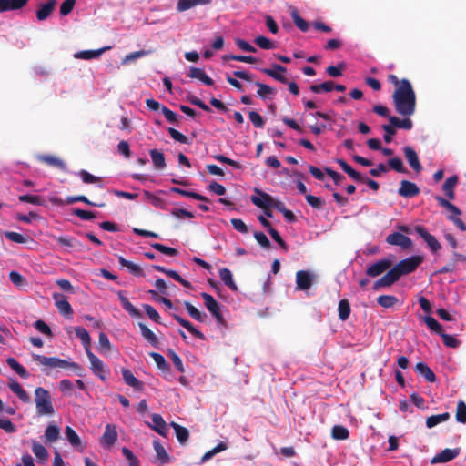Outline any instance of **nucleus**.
<instances>
[{
  "label": "nucleus",
  "mask_w": 466,
  "mask_h": 466,
  "mask_svg": "<svg viewBox=\"0 0 466 466\" xmlns=\"http://www.w3.org/2000/svg\"><path fill=\"white\" fill-rule=\"evenodd\" d=\"M423 258L420 255L411 256L398 262L387 273L377 279L373 284V289L378 290L382 287H390L398 281L401 276L414 272L422 263Z\"/></svg>",
  "instance_id": "1"
},
{
  "label": "nucleus",
  "mask_w": 466,
  "mask_h": 466,
  "mask_svg": "<svg viewBox=\"0 0 466 466\" xmlns=\"http://www.w3.org/2000/svg\"><path fill=\"white\" fill-rule=\"evenodd\" d=\"M392 99L395 110L400 116H410L415 113L416 94L408 79H402V86L395 89Z\"/></svg>",
  "instance_id": "2"
},
{
  "label": "nucleus",
  "mask_w": 466,
  "mask_h": 466,
  "mask_svg": "<svg viewBox=\"0 0 466 466\" xmlns=\"http://www.w3.org/2000/svg\"><path fill=\"white\" fill-rule=\"evenodd\" d=\"M33 360L47 368H61V369H70L76 375L83 377L85 376V369L76 362H71L66 360L59 359L56 357H46L44 355L33 354Z\"/></svg>",
  "instance_id": "3"
},
{
  "label": "nucleus",
  "mask_w": 466,
  "mask_h": 466,
  "mask_svg": "<svg viewBox=\"0 0 466 466\" xmlns=\"http://www.w3.org/2000/svg\"><path fill=\"white\" fill-rule=\"evenodd\" d=\"M35 403L38 416H52L55 414L52 397L47 390L42 387L35 388Z\"/></svg>",
  "instance_id": "4"
},
{
  "label": "nucleus",
  "mask_w": 466,
  "mask_h": 466,
  "mask_svg": "<svg viewBox=\"0 0 466 466\" xmlns=\"http://www.w3.org/2000/svg\"><path fill=\"white\" fill-rule=\"evenodd\" d=\"M201 297L204 299L205 307L215 319L218 326L226 328L227 321L221 313V305L210 294L203 292Z\"/></svg>",
  "instance_id": "5"
},
{
  "label": "nucleus",
  "mask_w": 466,
  "mask_h": 466,
  "mask_svg": "<svg viewBox=\"0 0 466 466\" xmlns=\"http://www.w3.org/2000/svg\"><path fill=\"white\" fill-rule=\"evenodd\" d=\"M86 356L90 361V369L92 372L100 380H106L108 370L105 368L104 362L91 350H87Z\"/></svg>",
  "instance_id": "6"
},
{
  "label": "nucleus",
  "mask_w": 466,
  "mask_h": 466,
  "mask_svg": "<svg viewBox=\"0 0 466 466\" xmlns=\"http://www.w3.org/2000/svg\"><path fill=\"white\" fill-rule=\"evenodd\" d=\"M415 232L426 242L432 253H436L441 248V243L423 226H416Z\"/></svg>",
  "instance_id": "7"
},
{
  "label": "nucleus",
  "mask_w": 466,
  "mask_h": 466,
  "mask_svg": "<svg viewBox=\"0 0 466 466\" xmlns=\"http://www.w3.org/2000/svg\"><path fill=\"white\" fill-rule=\"evenodd\" d=\"M386 242L392 246H399L402 249H409L412 246L411 239L401 232H393L386 237Z\"/></svg>",
  "instance_id": "8"
},
{
  "label": "nucleus",
  "mask_w": 466,
  "mask_h": 466,
  "mask_svg": "<svg viewBox=\"0 0 466 466\" xmlns=\"http://www.w3.org/2000/svg\"><path fill=\"white\" fill-rule=\"evenodd\" d=\"M261 72L282 84L288 83L287 68L281 65L272 64L270 68H262Z\"/></svg>",
  "instance_id": "9"
},
{
  "label": "nucleus",
  "mask_w": 466,
  "mask_h": 466,
  "mask_svg": "<svg viewBox=\"0 0 466 466\" xmlns=\"http://www.w3.org/2000/svg\"><path fill=\"white\" fill-rule=\"evenodd\" d=\"M391 266V260L388 258H383L379 261H376L372 265L367 268L366 274L369 277L376 278L387 270H390Z\"/></svg>",
  "instance_id": "10"
},
{
  "label": "nucleus",
  "mask_w": 466,
  "mask_h": 466,
  "mask_svg": "<svg viewBox=\"0 0 466 466\" xmlns=\"http://www.w3.org/2000/svg\"><path fill=\"white\" fill-rule=\"evenodd\" d=\"M314 276L309 271L299 270L296 273L297 289L306 291L310 289L313 284Z\"/></svg>",
  "instance_id": "11"
},
{
  "label": "nucleus",
  "mask_w": 466,
  "mask_h": 466,
  "mask_svg": "<svg viewBox=\"0 0 466 466\" xmlns=\"http://www.w3.org/2000/svg\"><path fill=\"white\" fill-rule=\"evenodd\" d=\"M398 194L405 198H412L420 194V188L414 182L402 180Z\"/></svg>",
  "instance_id": "12"
},
{
  "label": "nucleus",
  "mask_w": 466,
  "mask_h": 466,
  "mask_svg": "<svg viewBox=\"0 0 466 466\" xmlns=\"http://www.w3.org/2000/svg\"><path fill=\"white\" fill-rule=\"evenodd\" d=\"M56 3V0H47L46 3L38 4V9L36 10L37 20L44 21L47 19L54 12Z\"/></svg>",
  "instance_id": "13"
},
{
  "label": "nucleus",
  "mask_w": 466,
  "mask_h": 466,
  "mask_svg": "<svg viewBox=\"0 0 466 466\" xmlns=\"http://www.w3.org/2000/svg\"><path fill=\"white\" fill-rule=\"evenodd\" d=\"M254 191L258 195L252 196L250 198L251 202L255 206L260 208H271L273 198L269 194L265 193L258 188H255Z\"/></svg>",
  "instance_id": "14"
},
{
  "label": "nucleus",
  "mask_w": 466,
  "mask_h": 466,
  "mask_svg": "<svg viewBox=\"0 0 466 466\" xmlns=\"http://www.w3.org/2000/svg\"><path fill=\"white\" fill-rule=\"evenodd\" d=\"M404 156L410 166V167L416 172L420 173L422 170V166L420 162L418 154L411 147H405L403 148Z\"/></svg>",
  "instance_id": "15"
},
{
  "label": "nucleus",
  "mask_w": 466,
  "mask_h": 466,
  "mask_svg": "<svg viewBox=\"0 0 466 466\" xmlns=\"http://www.w3.org/2000/svg\"><path fill=\"white\" fill-rule=\"evenodd\" d=\"M461 449H444L431 459V463H444L455 459L460 454Z\"/></svg>",
  "instance_id": "16"
},
{
  "label": "nucleus",
  "mask_w": 466,
  "mask_h": 466,
  "mask_svg": "<svg viewBox=\"0 0 466 466\" xmlns=\"http://www.w3.org/2000/svg\"><path fill=\"white\" fill-rule=\"evenodd\" d=\"M53 299H55L56 306L61 314L64 316L73 315V309L63 294L54 293Z\"/></svg>",
  "instance_id": "17"
},
{
  "label": "nucleus",
  "mask_w": 466,
  "mask_h": 466,
  "mask_svg": "<svg viewBox=\"0 0 466 466\" xmlns=\"http://www.w3.org/2000/svg\"><path fill=\"white\" fill-rule=\"evenodd\" d=\"M152 421L153 425L150 423H147V425L161 436L167 437L168 429L162 416L157 413L152 414Z\"/></svg>",
  "instance_id": "18"
},
{
  "label": "nucleus",
  "mask_w": 466,
  "mask_h": 466,
  "mask_svg": "<svg viewBox=\"0 0 466 466\" xmlns=\"http://www.w3.org/2000/svg\"><path fill=\"white\" fill-rule=\"evenodd\" d=\"M118 299L120 300V303L123 307V309L131 316L134 318H140L142 317L141 312L138 309H137L125 296V292L122 290H119L117 292Z\"/></svg>",
  "instance_id": "19"
},
{
  "label": "nucleus",
  "mask_w": 466,
  "mask_h": 466,
  "mask_svg": "<svg viewBox=\"0 0 466 466\" xmlns=\"http://www.w3.org/2000/svg\"><path fill=\"white\" fill-rule=\"evenodd\" d=\"M117 440V432L116 426L107 424L106 426L105 432L101 437V444L103 446L110 447L112 446Z\"/></svg>",
  "instance_id": "20"
},
{
  "label": "nucleus",
  "mask_w": 466,
  "mask_h": 466,
  "mask_svg": "<svg viewBox=\"0 0 466 466\" xmlns=\"http://www.w3.org/2000/svg\"><path fill=\"white\" fill-rule=\"evenodd\" d=\"M172 317L177 323H179L183 328H185L188 332H190L195 338L199 339L201 340L205 339L204 334L200 330L196 329L190 321L185 319L184 318L175 313L172 314Z\"/></svg>",
  "instance_id": "21"
},
{
  "label": "nucleus",
  "mask_w": 466,
  "mask_h": 466,
  "mask_svg": "<svg viewBox=\"0 0 466 466\" xmlns=\"http://www.w3.org/2000/svg\"><path fill=\"white\" fill-rule=\"evenodd\" d=\"M138 327L141 331V336L147 340L151 346L156 349H159V339L156 334L144 323L139 322Z\"/></svg>",
  "instance_id": "22"
},
{
  "label": "nucleus",
  "mask_w": 466,
  "mask_h": 466,
  "mask_svg": "<svg viewBox=\"0 0 466 466\" xmlns=\"http://www.w3.org/2000/svg\"><path fill=\"white\" fill-rule=\"evenodd\" d=\"M123 379L128 386L132 387L136 390L142 391L144 389V384L141 380L137 379L131 370L128 369L122 370Z\"/></svg>",
  "instance_id": "23"
},
{
  "label": "nucleus",
  "mask_w": 466,
  "mask_h": 466,
  "mask_svg": "<svg viewBox=\"0 0 466 466\" xmlns=\"http://www.w3.org/2000/svg\"><path fill=\"white\" fill-rule=\"evenodd\" d=\"M190 78H196L204 83L206 86H211L214 85V81L209 77L204 69L199 67L191 66L187 75Z\"/></svg>",
  "instance_id": "24"
},
{
  "label": "nucleus",
  "mask_w": 466,
  "mask_h": 466,
  "mask_svg": "<svg viewBox=\"0 0 466 466\" xmlns=\"http://www.w3.org/2000/svg\"><path fill=\"white\" fill-rule=\"evenodd\" d=\"M28 0H0V12L19 10L25 6Z\"/></svg>",
  "instance_id": "25"
},
{
  "label": "nucleus",
  "mask_w": 466,
  "mask_h": 466,
  "mask_svg": "<svg viewBox=\"0 0 466 466\" xmlns=\"http://www.w3.org/2000/svg\"><path fill=\"white\" fill-rule=\"evenodd\" d=\"M111 46H105L96 50H84L75 54V57L78 59L90 60L99 57L104 52L109 50Z\"/></svg>",
  "instance_id": "26"
},
{
  "label": "nucleus",
  "mask_w": 466,
  "mask_h": 466,
  "mask_svg": "<svg viewBox=\"0 0 466 466\" xmlns=\"http://www.w3.org/2000/svg\"><path fill=\"white\" fill-rule=\"evenodd\" d=\"M9 389L17 395L19 400L24 403H29L31 401L29 394L23 389V387L16 381L12 380L8 383Z\"/></svg>",
  "instance_id": "27"
},
{
  "label": "nucleus",
  "mask_w": 466,
  "mask_h": 466,
  "mask_svg": "<svg viewBox=\"0 0 466 466\" xmlns=\"http://www.w3.org/2000/svg\"><path fill=\"white\" fill-rule=\"evenodd\" d=\"M415 371L425 378L429 382L436 381V375L432 370L424 362H419L415 366Z\"/></svg>",
  "instance_id": "28"
},
{
  "label": "nucleus",
  "mask_w": 466,
  "mask_h": 466,
  "mask_svg": "<svg viewBox=\"0 0 466 466\" xmlns=\"http://www.w3.org/2000/svg\"><path fill=\"white\" fill-rule=\"evenodd\" d=\"M459 177L456 175L451 176L448 177L443 186L442 190L444 194L448 197L449 199H454L455 198V193L454 188L458 183Z\"/></svg>",
  "instance_id": "29"
},
{
  "label": "nucleus",
  "mask_w": 466,
  "mask_h": 466,
  "mask_svg": "<svg viewBox=\"0 0 466 466\" xmlns=\"http://www.w3.org/2000/svg\"><path fill=\"white\" fill-rule=\"evenodd\" d=\"M154 450L157 454V459L160 465H164L169 462L170 457L166 451V449L163 447V445L159 442V441L155 440L153 442Z\"/></svg>",
  "instance_id": "30"
},
{
  "label": "nucleus",
  "mask_w": 466,
  "mask_h": 466,
  "mask_svg": "<svg viewBox=\"0 0 466 466\" xmlns=\"http://www.w3.org/2000/svg\"><path fill=\"white\" fill-rule=\"evenodd\" d=\"M74 330L76 336L81 340L86 353H87V350H91V338L88 331L83 327H76Z\"/></svg>",
  "instance_id": "31"
},
{
  "label": "nucleus",
  "mask_w": 466,
  "mask_h": 466,
  "mask_svg": "<svg viewBox=\"0 0 466 466\" xmlns=\"http://www.w3.org/2000/svg\"><path fill=\"white\" fill-rule=\"evenodd\" d=\"M210 2L211 0H178L177 10L178 12H184L199 5H208Z\"/></svg>",
  "instance_id": "32"
},
{
  "label": "nucleus",
  "mask_w": 466,
  "mask_h": 466,
  "mask_svg": "<svg viewBox=\"0 0 466 466\" xmlns=\"http://www.w3.org/2000/svg\"><path fill=\"white\" fill-rule=\"evenodd\" d=\"M170 426L174 429L176 438L177 439L178 442L180 444H185L189 438L188 430L174 421L170 423Z\"/></svg>",
  "instance_id": "33"
},
{
  "label": "nucleus",
  "mask_w": 466,
  "mask_h": 466,
  "mask_svg": "<svg viewBox=\"0 0 466 466\" xmlns=\"http://www.w3.org/2000/svg\"><path fill=\"white\" fill-rule=\"evenodd\" d=\"M219 278L224 282V284L231 290L236 291L238 289V287L233 279L232 273L228 268H220Z\"/></svg>",
  "instance_id": "34"
},
{
  "label": "nucleus",
  "mask_w": 466,
  "mask_h": 466,
  "mask_svg": "<svg viewBox=\"0 0 466 466\" xmlns=\"http://www.w3.org/2000/svg\"><path fill=\"white\" fill-rule=\"evenodd\" d=\"M390 123L397 127V128H402L405 130H410L413 127V122L410 118V116H405V118L400 119L397 116H389Z\"/></svg>",
  "instance_id": "35"
},
{
  "label": "nucleus",
  "mask_w": 466,
  "mask_h": 466,
  "mask_svg": "<svg viewBox=\"0 0 466 466\" xmlns=\"http://www.w3.org/2000/svg\"><path fill=\"white\" fill-rule=\"evenodd\" d=\"M149 155L155 167L158 170H162L166 167V160L164 154L158 149L149 150Z\"/></svg>",
  "instance_id": "36"
},
{
  "label": "nucleus",
  "mask_w": 466,
  "mask_h": 466,
  "mask_svg": "<svg viewBox=\"0 0 466 466\" xmlns=\"http://www.w3.org/2000/svg\"><path fill=\"white\" fill-rule=\"evenodd\" d=\"M32 451L40 462L46 461L48 459L47 450L36 441H32Z\"/></svg>",
  "instance_id": "37"
},
{
  "label": "nucleus",
  "mask_w": 466,
  "mask_h": 466,
  "mask_svg": "<svg viewBox=\"0 0 466 466\" xmlns=\"http://www.w3.org/2000/svg\"><path fill=\"white\" fill-rule=\"evenodd\" d=\"M38 158L46 165L56 167L61 170H66V164L64 161L55 156L42 155Z\"/></svg>",
  "instance_id": "38"
},
{
  "label": "nucleus",
  "mask_w": 466,
  "mask_h": 466,
  "mask_svg": "<svg viewBox=\"0 0 466 466\" xmlns=\"http://www.w3.org/2000/svg\"><path fill=\"white\" fill-rule=\"evenodd\" d=\"M6 362L8 366L15 370L21 378L27 379L29 378L30 374L25 370V367H23L20 363L17 362V360L12 357L8 358L6 360Z\"/></svg>",
  "instance_id": "39"
},
{
  "label": "nucleus",
  "mask_w": 466,
  "mask_h": 466,
  "mask_svg": "<svg viewBox=\"0 0 466 466\" xmlns=\"http://www.w3.org/2000/svg\"><path fill=\"white\" fill-rule=\"evenodd\" d=\"M6 362L8 366L15 370L21 378L27 379L29 378L30 374L25 370V367H23L20 363L17 362V360L12 357L8 358L6 360Z\"/></svg>",
  "instance_id": "40"
},
{
  "label": "nucleus",
  "mask_w": 466,
  "mask_h": 466,
  "mask_svg": "<svg viewBox=\"0 0 466 466\" xmlns=\"http://www.w3.org/2000/svg\"><path fill=\"white\" fill-rule=\"evenodd\" d=\"M6 362L8 366L15 370L21 378L27 379L29 378L30 374L25 370V367H23L20 363L17 362V360L12 357L8 358L6 360Z\"/></svg>",
  "instance_id": "41"
},
{
  "label": "nucleus",
  "mask_w": 466,
  "mask_h": 466,
  "mask_svg": "<svg viewBox=\"0 0 466 466\" xmlns=\"http://www.w3.org/2000/svg\"><path fill=\"white\" fill-rule=\"evenodd\" d=\"M6 362L8 366L15 370L21 378L27 379L29 378L30 374L25 370V367H23L20 363L17 362V360L12 357L8 358L6 360Z\"/></svg>",
  "instance_id": "42"
},
{
  "label": "nucleus",
  "mask_w": 466,
  "mask_h": 466,
  "mask_svg": "<svg viewBox=\"0 0 466 466\" xmlns=\"http://www.w3.org/2000/svg\"><path fill=\"white\" fill-rule=\"evenodd\" d=\"M338 311H339V319L342 321L347 320L351 312L350 301L346 299L339 300Z\"/></svg>",
  "instance_id": "43"
},
{
  "label": "nucleus",
  "mask_w": 466,
  "mask_h": 466,
  "mask_svg": "<svg viewBox=\"0 0 466 466\" xmlns=\"http://www.w3.org/2000/svg\"><path fill=\"white\" fill-rule=\"evenodd\" d=\"M184 306L189 314V316L197 321L202 322L204 321L207 315L203 312H200L196 307H194L190 302L185 301Z\"/></svg>",
  "instance_id": "44"
},
{
  "label": "nucleus",
  "mask_w": 466,
  "mask_h": 466,
  "mask_svg": "<svg viewBox=\"0 0 466 466\" xmlns=\"http://www.w3.org/2000/svg\"><path fill=\"white\" fill-rule=\"evenodd\" d=\"M398 301V298L393 295H380L377 298L378 304L385 309L394 307Z\"/></svg>",
  "instance_id": "45"
},
{
  "label": "nucleus",
  "mask_w": 466,
  "mask_h": 466,
  "mask_svg": "<svg viewBox=\"0 0 466 466\" xmlns=\"http://www.w3.org/2000/svg\"><path fill=\"white\" fill-rule=\"evenodd\" d=\"M171 191L177 193L181 196L193 198V199H197V200H200V201H204V202H209V199L207 197H205L201 194H198L197 192L187 191V190L181 189L179 187H172Z\"/></svg>",
  "instance_id": "46"
},
{
  "label": "nucleus",
  "mask_w": 466,
  "mask_h": 466,
  "mask_svg": "<svg viewBox=\"0 0 466 466\" xmlns=\"http://www.w3.org/2000/svg\"><path fill=\"white\" fill-rule=\"evenodd\" d=\"M291 17L293 19L294 24L296 26L301 30L302 32H307L309 30V24L306 20H304L299 14V11L297 8H293L291 10Z\"/></svg>",
  "instance_id": "47"
},
{
  "label": "nucleus",
  "mask_w": 466,
  "mask_h": 466,
  "mask_svg": "<svg viewBox=\"0 0 466 466\" xmlns=\"http://www.w3.org/2000/svg\"><path fill=\"white\" fill-rule=\"evenodd\" d=\"M450 419V413L444 412L438 415H431L427 418L426 420V426L428 428H433L434 426L438 425L439 423L444 422Z\"/></svg>",
  "instance_id": "48"
},
{
  "label": "nucleus",
  "mask_w": 466,
  "mask_h": 466,
  "mask_svg": "<svg viewBox=\"0 0 466 466\" xmlns=\"http://www.w3.org/2000/svg\"><path fill=\"white\" fill-rule=\"evenodd\" d=\"M149 356L154 360L157 368L163 372L167 371L170 372V366L166 361L165 358L157 352H150Z\"/></svg>",
  "instance_id": "49"
},
{
  "label": "nucleus",
  "mask_w": 466,
  "mask_h": 466,
  "mask_svg": "<svg viewBox=\"0 0 466 466\" xmlns=\"http://www.w3.org/2000/svg\"><path fill=\"white\" fill-rule=\"evenodd\" d=\"M112 349V345L105 332H100L98 337L97 350L100 353H108Z\"/></svg>",
  "instance_id": "50"
},
{
  "label": "nucleus",
  "mask_w": 466,
  "mask_h": 466,
  "mask_svg": "<svg viewBox=\"0 0 466 466\" xmlns=\"http://www.w3.org/2000/svg\"><path fill=\"white\" fill-rule=\"evenodd\" d=\"M331 436L335 440H347L350 436L349 430L342 425H335L331 430Z\"/></svg>",
  "instance_id": "51"
},
{
  "label": "nucleus",
  "mask_w": 466,
  "mask_h": 466,
  "mask_svg": "<svg viewBox=\"0 0 466 466\" xmlns=\"http://www.w3.org/2000/svg\"><path fill=\"white\" fill-rule=\"evenodd\" d=\"M143 195L145 199L154 207L161 209L165 208V201L157 195L149 191H144Z\"/></svg>",
  "instance_id": "52"
},
{
  "label": "nucleus",
  "mask_w": 466,
  "mask_h": 466,
  "mask_svg": "<svg viewBox=\"0 0 466 466\" xmlns=\"http://www.w3.org/2000/svg\"><path fill=\"white\" fill-rule=\"evenodd\" d=\"M423 320L427 327L438 335H441L443 332L441 325L431 316H425Z\"/></svg>",
  "instance_id": "53"
},
{
  "label": "nucleus",
  "mask_w": 466,
  "mask_h": 466,
  "mask_svg": "<svg viewBox=\"0 0 466 466\" xmlns=\"http://www.w3.org/2000/svg\"><path fill=\"white\" fill-rule=\"evenodd\" d=\"M60 435V429L56 425H48L45 431V438L48 442L56 441Z\"/></svg>",
  "instance_id": "54"
},
{
  "label": "nucleus",
  "mask_w": 466,
  "mask_h": 466,
  "mask_svg": "<svg viewBox=\"0 0 466 466\" xmlns=\"http://www.w3.org/2000/svg\"><path fill=\"white\" fill-rule=\"evenodd\" d=\"M309 89L315 94H319L321 92H331L334 90V82L326 81L319 85H311Z\"/></svg>",
  "instance_id": "55"
},
{
  "label": "nucleus",
  "mask_w": 466,
  "mask_h": 466,
  "mask_svg": "<svg viewBox=\"0 0 466 466\" xmlns=\"http://www.w3.org/2000/svg\"><path fill=\"white\" fill-rule=\"evenodd\" d=\"M225 61L234 60L238 62H244L254 64L257 62V58L251 56H243V55H225L223 56Z\"/></svg>",
  "instance_id": "56"
},
{
  "label": "nucleus",
  "mask_w": 466,
  "mask_h": 466,
  "mask_svg": "<svg viewBox=\"0 0 466 466\" xmlns=\"http://www.w3.org/2000/svg\"><path fill=\"white\" fill-rule=\"evenodd\" d=\"M255 85L258 87L257 95L262 99H265L268 95L275 93V89L266 84L256 82Z\"/></svg>",
  "instance_id": "57"
},
{
  "label": "nucleus",
  "mask_w": 466,
  "mask_h": 466,
  "mask_svg": "<svg viewBox=\"0 0 466 466\" xmlns=\"http://www.w3.org/2000/svg\"><path fill=\"white\" fill-rule=\"evenodd\" d=\"M66 439L72 446H78L81 444V440L77 433L70 427L66 426L65 429Z\"/></svg>",
  "instance_id": "58"
},
{
  "label": "nucleus",
  "mask_w": 466,
  "mask_h": 466,
  "mask_svg": "<svg viewBox=\"0 0 466 466\" xmlns=\"http://www.w3.org/2000/svg\"><path fill=\"white\" fill-rule=\"evenodd\" d=\"M151 247L153 248H155L156 250H157L165 255L170 256V257H175V256L178 255L177 249H176L174 248H169V247L164 246L160 243H153V244H151Z\"/></svg>",
  "instance_id": "59"
},
{
  "label": "nucleus",
  "mask_w": 466,
  "mask_h": 466,
  "mask_svg": "<svg viewBox=\"0 0 466 466\" xmlns=\"http://www.w3.org/2000/svg\"><path fill=\"white\" fill-rule=\"evenodd\" d=\"M456 420L461 423H466V403L459 400L456 409Z\"/></svg>",
  "instance_id": "60"
},
{
  "label": "nucleus",
  "mask_w": 466,
  "mask_h": 466,
  "mask_svg": "<svg viewBox=\"0 0 466 466\" xmlns=\"http://www.w3.org/2000/svg\"><path fill=\"white\" fill-rule=\"evenodd\" d=\"M254 42L257 46H258L260 48L265 50H270L275 48L274 43L263 35H258L254 39Z\"/></svg>",
  "instance_id": "61"
},
{
  "label": "nucleus",
  "mask_w": 466,
  "mask_h": 466,
  "mask_svg": "<svg viewBox=\"0 0 466 466\" xmlns=\"http://www.w3.org/2000/svg\"><path fill=\"white\" fill-rule=\"evenodd\" d=\"M143 309L146 312V314L148 316L150 319H152L154 322L160 324L161 323V318L158 314V312L156 310V309L149 305V304H143Z\"/></svg>",
  "instance_id": "62"
},
{
  "label": "nucleus",
  "mask_w": 466,
  "mask_h": 466,
  "mask_svg": "<svg viewBox=\"0 0 466 466\" xmlns=\"http://www.w3.org/2000/svg\"><path fill=\"white\" fill-rule=\"evenodd\" d=\"M345 64L343 62L339 63L337 66H329L326 68L327 74L331 77H339L342 76V72L345 69Z\"/></svg>",
  "instance_id": "63"
},
{
  "label": "nucleus",
  "mask_w": 466,
  "mask_h": 466,
  "mask_svg": "<svg viewBox=\"0 0 466 466\" xmlns=\"http://www.w3.org/2000/svg\"><path fill=\"white\" fill-rule=\"evenodd\" d=\"M441 337L442 339L443 344L448 348L456 349L461 344L459 339L444 332L441 333Z\"/></svg>",
  "instance_id": "64"
}]
</instances>
